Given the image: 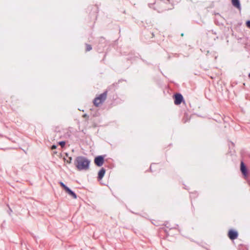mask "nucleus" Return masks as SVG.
I'll return each mask as SVG.
<instances>
[{
  "mask_svg": "<svg viewBox=\"0 0 250 250\" xmlns=\"http://www.w3.org/2000/svg\"><path fill=\"white\" fill-rule=\"evenodd\" d=\"M90 163L89 160L82 156L77 157L74 161V165L79 170L88 169Z\"/></svg>",
  "mask_w": 250,
  "mask_h": 250,
  "instance_id": "obj_1",
  "label": "nucleus"
},
{
  "mask_svg": "<svg viewBox=\"0 0 250 250\" xmlns=\"http://www.w3.org/2000/svg\"><path fill=\"white\" fill-rule=\"evenodd\" d=\"M107 94V92L105 91L96 97L93 100V104L96 107H98L100 104H102L106 99Z\"/></svg>",
  "mask_w": 250,
  "mask_h": 250,
  "instance_id": "obj_2",
  "label": "nucleus"
},
{
  "mask_svg": "<svg viewBox=\"0 0 250 250\" xmlns=\"http://www.w3.org/2000/svg\"><path fill=\"white\" fill-rule=\"evenodd\" d=\"M165 4L164 2L162 0H158L157 1H156L153 4H150L149 3L148 4V6L150 8H153L154 9L157 10L158 12H161L163 11V9L157 7L156 6L153 7L154 5H164Z\"/></svg>",
  "mask_w": 250,
  "mask_h": 250,
  "instance_id": "obj_3",
  "label": "nucleus"
},
{
  "mask_svg": "<svg viewBox=\"0 0 250 250\" xmlns=\"http://www.w3.org/2000/svg\"><path fill=\"white\" fill-rule=\"evenodd\" d=\"M174 104L176 105H178L181 104L183 101V97L182 94L180 93H176L174 95Z\"/></svg>",
  "mask_w": 250,
  "mask_h": 250,
  "instance_id": "obj_4",
  "label": "nucleus"
},
{
  "mask_svg": "<svg viewBox=\"0 0 250 250\" xmlns=\"http://www.w3.org/2000/svg\"><path fill=\"white\" fill-rule=\"evenodd\" d=\"M104 162V157L103 156L100 155L95 157L94 159L95 164L98 167L102 166Z\"/></svg>",
  "mask_w": 250,
  "mask_h": 250,
  "instance_id": "obj_5",
  "label": "nucleus"
},
{
  "mask_svg": "<svg viewBox=\"0 0 250 250\" xmlns=\"http://www.w3.org/2000/svg\"><path fill=\"white\" fill-rule=\"evenodd\" d=\"M228 235L230 239L234 240L237 238L238 234L236 231L231 229L229 231Z\"/></svg>",
  "mask_w": 250,
  "mask_h": 250,
  "instance_id": "obj_6",
  "label": "nucleus"
},
{
  "mask_svg": "<svg viewBox=\"0 0 250 250\" xmlns=\"http://www.w3.org/2000/svg\"><path fill=\"white\" fill-rule=\"evenodd\" d=\"M240 169L243 174L246 176L248 173L247 168L243 162H241Z\"/></svg>",
  "mask_w": 250,
  "mask_h": 250,
  "instance_id": "obj_7",
  "label": "nucleus"
},
{
  "mask_svg": "<svg viewBox=\"0 0 250 250\" xmlns=\"http://www.w3.org/2000/svg\"><path fill=\"white\" fill-rule=\"evenodd\" d=\"M232 5L238 9H241V5L239 0H231Z\"/></svg>",
  "mask_w": 250,
  "mask_h": 250,
  "instance_id": "obj_8",
  "label": "nucleus"
},
{
  "mask_svg": "<svg viewBox=\"0 0 250 250\" xmlns=\"http://www.w3.org/2000/svg\"><path fill=\"white\" fill-rule=\"evenodd\" d=\"M105 169L104 168H102L101 169V170L99 171V173H98V179L99 180H101L103 178V177L105 174Z\"/></svg>",
  "mask_w": 250,
  "mask_h": 250,
  "instance_id": "obj_9",
  "label": "nucleus"
},
{
  "mask_svg": "<svg viewBox=\"0 0 250 250\" xmlns=\"http://www.w3.org/2000/svg\"><path fill=\"white\" fill-rule=\"evenodd\" d=\"M67 193L69 195L72 196L74 199H76L77 198V195H76V193L74 192H73L72 190L70 189L67 192Z\"/></svg>",
  "mask_w": 250,
  "mask_h": 250,
  "instance_id": "obj_10",
  "label": "nucleus"
},
{
  "mask_svg": "<svg viewBox=\"0 0 250 250\" xmlns=\"http://www.w3.org/2000/svg\"><path fill=\"white\" fill-rule=\"evenodd\" d=\"M92 49V46L88 44H86V51H89Z\"/></svg>",
  "mask_w": 250,
  "mask_h": 250,
  "instance_id": "obj_11",
  "label": "nucleus"
},
{
  "mask_svg": "<svg viewBox=\"0 0 250 250\" xmlns=\"http://www.w3.org/2000/svg\"><path fill=\"white\" fill-rule=\"evenodd\" d=\"M59 144L62 146L63 147L65 144V142L64 141H61L59 143Z\"/></svg>",
  "mask_w": 250,
  "mask_h": 250,
  "instance_id": "obj_12",
  "label": "nucleus"
},
{
  "mask_svg": "<svg viewBox=\"0 0 250 250\" xmlns=\"http://www.w3.org/2000/svg\"><path fill=\"white\" fill-rule=\"evenodd\" d=\"M60 185L61 186V187L62 188H63L66 186L63 183H62V182H60Z\"/></svg>",
  "mask_w": 250,
  "mask_h": 250,
  "instance_id": "obj_13",
  "label": "nucleus"
},
{
  "mask_svg": "<svg viewBox=\"0 0 250 250\" xmlns=\"http://www.w3.org/2000/svg\"><path fill=\"white\" fill-rule=\"evenodd\" d=\"M246 25L248 27L250 28V21H248L246 22Z\"/></svg>",
  "mask_w": 250,
  "mask_h": 250,
  "instance_id": "obj_14",
  "label": "nucleus"
},
{
  "mask_svg": "<svg viewBox=\"0 0 250 250\" xmlns=\"http://www.w3.org/2000/svg\"><path fill=\"white\" fill-rule=\"evenodd\" d=\"M64 189H65V190L67 192H68L70 190V189L68 187H67V186H66V187L64 188Z\"/></svg>",
  "mask_w": 250,
  "mask_h": 250,
  "instance_id": "obj_15",
  "label": "nucleus"
},
{
  "mask_svg": "<svg viewBox=\"0 0 250 250\" xmlns=\"http://www.w3.org/2000/svg\"><path fill=\"white\" fill-rule=\"evenodd\" d=\"M165 226L167 227V228H169V229H171L172 228L170 227V226L169 225V224L167 223Z\"/></svg>",
  "mask_w": 250,
  "mask_h": 250,
  "instance_id": "obj_16",
  "label": "nucleus"
},
{
  "mask_svg": "<svg viewBox=\"0 0 250 250\" xmlns=\"http://www.w3.org/2000/svg\"><path fill=\"white\" fill-rule=\"evenodd\" d=\"M71 160H72V158L71 157H69V160L67 161V162L68 163H71Z\"/></svg>",
  "mask_w": 250,
  "mask_h": 250,
  "instance_id": "obj_17",
  "label": "nucleus"
},
{
  "mask_svg": "<svg viewBox=\"0 0 250 250\" xmlns=\"http://www.w3.org/2000/svg\"><path fill=\"white\" fill-rule=\"evenodd\" d=\"M57 147L55 145H53L52 146H51V149H56Z\"/></svg>",
  "mask_w": 250,
  "mask_h": 250,
  "instance_id": "obj_18",
  "label": "nucleus"
},
{
  "mask_svg": "<svg viewBox=\"0 0 250 250\" xmlns=\"http://www.w3.org/2000/svg\"><path fill=\"white\" fill-rule=\"evenodd\" d=\"M249 77L250 78V73L249 74Z\"/></svg>",
  "mask_w": 250,
  "mask_h": 250,
  "instance_id": "obj_19",
  "label": "nucleus"
},
{
  "mask_svg": "<svg viewBox=\"0 0 250 250\" xmlns=\"http://www.w3.org/2000/svg\"><path fill=\"white\" fill-rule=\"evenodd\" d=\"M168 1H169V0H167Z\"/></svg>",
  "mask_w": 250,
  "mask_h": 250,
  "instance_id": "obj_20",
  "label": "nucleus"
}]
</instances>
